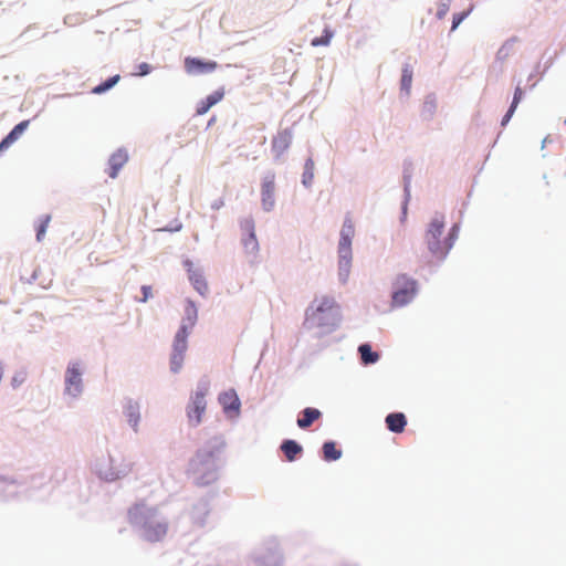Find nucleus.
Here are the masks:
<instances>
[{
    "mask_svg": "<svg viewBox=\"0 0 566 566\" xmlns=\"http://www.w3.org/2000/svg\"><path fill=\"white\" fill-rule=\"evenodd\" d=\"M444 217L436 216L429 223L424 234V242L431 255L437 260H443L452 249L459 235V226L453 224L449 232L443 235Z\"/></svg>",
    "mask_w": 566,
    "mask_h": 566,
    "instance_id": "nucleus-1",
    "label": "nucleus"
},
{
    "mask_svg": "<svg viewBox=\"0 0 566 566\" xmlns=\"http://www.w3.org/2000/svg\"><path fill=\"white\" fill-rule=\"evenodd\" d=\"M130 524L142 528L143 537L148 542H159L167 535L168 524L157 518L156 510L137 504L128 511Z\"/></svg>",
    "mask_w": 566,
    "mask_h": 566,
    "instance_id": "nucleus-2",
    "label": "nucleus"
},
{
    "mask_svg": "<svg viewBox=\"0 0 566 566\" xmlns=\"http://www.w3.org/2000/svg\"><path fill=\"white\" fill-rule=\"evenodd\" d=\"M133 469V462L124 457H109L97 464L98 475L106 481H115L126 476Z\"/></svg>",
    "mask_w": 566,
    "mask_h": 566,
    "instance_id": "nucleus-3",
    "label": "nucleus"
},
{
    "mask_svg": "<svg viewBox=\"0 0 566 566\" xmlns=\"http://www.w3.org/2000/svg\"><path fill=\"white\" fill-rule=\"evenodd\" d=\"M209 381L199 382L196 392L191 396L187 406V417L191 424L198 426L207 408L206 396L209 391Z\"/></svg>",
    "mask_w": 566,
    "mask_h": 566,
    "instance_id": "nucleus-4",
    "label": "nucleus"
},
{
    "mask_svg": "<svg viewBox=\"0 0 566 566\" xmlns=\"http://www.w3.org/2000/svg\"><path fill=\"white\" fill-rule=\"evenodd\" d=\"M185 314L186 319L175 336L172 352L186 353L187 350V338L190 329L195 326L197 321V308L192 302L187 303L185 307Z\"/></svg>",
    "mask_w": 566,
    "mask_h": 566,
    "instance_id": "nucleus-5",
    "label": "nucleus"
},
{
    "mask_svg": "<svg viewBox=\"0 0 566 566\" xmlns=\"http://www.w3.org/2000/svg\"><path fill=\"white\" fill-rule=\"evenodd\" d=\"M417 283L407 275H399L395 281V290L392 293V305L403 306L408 304L416 295Z\"/></svg>",
    "mask_w": 566,
    "mask_h": 566,
    "instance_id": "nucleus-6",
    "label": "nucleus"
},
{
    "mask_svg": "<svg viewBox=\"0 0 566 566\" xmlns=\"http://www.w3.org/2000/svg\"><path fill=\"white\" fill-rule=\"evenodd\" d=\"M82 373L78 363H71L65 373V392L77 397L82 392Z\"/></svg>",
    "mask_w": 566,
    "mask_h": 566,
    "instance_id": "nucleus-7",
    "label": "nucleus"
},
{
    "mask_svg": "<svg viewBox=\"0 0 566 566\" xmlns=\"http://www.w3.org/2000/svg\"><path fill=\"white\" fill-rule=\"evenodd\" d=\"M275 172L268 171L261 184V202L265 211H271L274 208V192H275Z\"/></svg>",
    "mask_w": 566,
    "mask_h": 566,
    "instance_id": "nucleus-8",
    "label": "nucleus"
},
{
    "mask_svg": "<svg viewBox=\"0 0 566 566\" xmlns=\"http://www.w3.org/2000/svg\"><path fill=\"white\" fill-rule=\"evenodd\" d=\"M185 71L189 75L212 73L218 69L216 61H205L198 57L187 56L184 61Z\"/></svg>",
    "mask_w": 566,
    "mask_h": 566,
    "instance_id": "nucleus-9",
    "label": "nucleus"
},
{
    "mask_svg": "<svg viewBox=\"0 0 566 566\" xmlns=\"http://www.w3.org/2000/svg\"><path fill=\"white\" fill-rule=\"evenodd\" d=\"M218 400L227 415L239 413L241 403L234 389H229L220 394Z\"/></svg>",
    "mask_w": 566,
    "mask_h": 566,
    "instance_id": "nucleus-10",
    "label": "nucleus"
},
{
    "mask_svg": "<svg viewBox=\"0 0 566 566\" xmlns=\"http://www.w3.org/2000/svg\"><path fill=\"white\" fill-rule=\"evenodd\" d=\"M292 134L289 129L279 132L272 139V150L276 157H281L291 146Z\"/></svg>",
    "mask_w": 566,
    "mask_h": 566,
    "instance_id": "nucleus-11",
    "label": "nucleus"
},
{
    "mask_svg": "<svg viewBox=\"0 0 566 566\" xmlns=\"http://www.w3.org/2000/svg\"><path fill=\"white\" fill-rule=\"evenodd\" d=\"M128 161V154L125 149H117L109 157V171L108 176L111 178H116L118 176L119 170L124 167V165Z\"/></svg>",
    "mask_w": 566,
    "mask_h": 566,
    "instance_id": "nucleus-12",
    "label": "nucleus"
},
{
    "mask_svg": "<svg viewBox=\"0 0 566 566\" xmlns=\"http://www.w3.org/2000/svg\"><path fill=\"white\" fill-rule=\"evenodd\" d=\"M30 120H22L18 125L13 127V129L1 140L0 143V154L8 149L14 142H17L24 130L28 128Z\"/></svg>",
    "mask_w": 566,
    "mask_h": 566,
    "instance_id": "nucleus-13",
    "label": "nucleus"
},
{
    "mask_svg": "<svg viewBox=\"0 0 566 566\" xmlns=\"http://www.w3.org/2000/svg\"><path fill=\"white\" fill-rule=\"evenodd\" d=\"M224 96L223 88H220L206 97V99L201 101L197 107V114L203 115L206 114L213 105L219 103Z\"/></svg>",
    "mask_w": 566,
    "mask_h": 566,
    "instance_id": "nucleus-14",
    "label": "nucleus"
},
{
    "mask_svg": "<svg viewBox=\"0 0 566 566\" xmlns=\"http://www.w3.org/2000/svg\"><path fill=\"white\" fill-rule=\"evenodd\" d=\"M386 424L390 431L400 433L405 430L407 419L401 412L389 413L386 417Z\"/></svg>",
    "mask_w": 566,
    "mask_h": 566,
    "instance_id": "nucleus-15",
    "label": "nucleus"
},
{
    "mask_svg": "<svg viewBox=\"0 0 566 566\" xmlns=\"http://www.w3.org/2000/svg\"><path fill=\"white\" fill-rule=\"evenodd\" d=\"M322 416V412L318 409L315 408H305L301 417L297 419V426L302 429H306L313 424L314 421L319 419Z\"/></svg>",
    "mask_w": 566,
    "mask_h": 566,
    "instance_id": "nucleus-16",
    "label": "nucleus"
},
{
    "mask_svg": "<svg viewBox=\"0 0 566 566\" xmlns=\"http://www.w3.org/2000/svg\"><path fill=\"white\" fill-rule=\"evenodd\" d=\"M339 269L348 271L352 260V242L339 241L338 243Z\"/></svg>",
    "mask_w": 566,
    "mask_h": 566,
    "instance_id": "nucleus-17",
    "label": "nucleus"
},
{
    "mask_svg": "<svg viewBox=\"0 0 566 566\" xmlns=\"http://www.w3.org/2000/svg\"><path fill=\"white\" fill-rule=\"evenodd\" d=\"M281 450L283 451L286 460L290 462L294 461L296 457L303 451L302 446H300L294 440L283 441V443L281 444Z\"/></svg>",
    "mask_w": 566,
    "mask_h": 566,
    "instance_id": "nucleus-18",
    "label": "nucleus"
},
{
    "mask_svg": "<svg viewBox=\"0 0 566 566\" xmlns=\"http://www.w3.org/2000/svg\"><path fill=\"white\" fill-rule=\"evenodd\" d=\"M189 280L191 281L195 289L201 294L205 295L208 292V284L202 275V273L198 270H188Z\"/></svg>",
    "mask_w": 566,
    "mask_h": 566,
    "instance_id": "nucleus-19",
    "label": "nucleus"
},
{
    "mask_svg": "<svg viewBox=\"0 0 566 566\" xmlns=\"http://www.w3.org/2000/svg\"><path fill=\"white\" fill-rule=\"evenodd\" d=\"M358 352L360 354L361 361L365 365L375 364L379 359L378 353L373 352L368 344L360 345Z\"/></svg>",
    "mask_w": 566,
    "mask_h": 566,
    "instance_id": "nucleus-20",
    "label": "nucleus"
},
{
    "mask_svg": "<svg viewBox=\"0 0 566 566\" xmlns=\"http://www.w3.org/2000/svg\"><path fill=\"white\" fill-rule=\"evenodd\" d=\"M128 423L136 429L139 420V407L137 403L128 402L124 410Z\"/></svg>",
    "mask_w": 566,
    "mask_h": 566,
    "instance_id": "nucleus-21",
    "label": "nucleus"
},
{
    "mask_svg": "<svg viewBox=\"0 0 566 566\" xmlns=\"http://www.w3.org/2000/svg\"><path fill=\"white\" fill-rule=\"evenodd\" d=\"M523 97V90L517 86L515 88V92H514V96H513V101H512V104L507 111V113L505 114V116L503 117L502 119V125H506L509 123V120L511 119V117L513 116L518 103L521 102Z\"/></svg>",
    "mask_w": 566,
    "mask_h": 566,
    "instance_id": "nucleus-22",
    "label": "nucleus"
},
{
    "mask_svg": "<svg viewBox=\"0 0 566 566\" xmlns=\"http://www.w3.org/2000/svg\"><path fill=\"white\" fill-rule=\"evenodd\" d=\"M323 453L326 461H335L342 457V451L336 448V444L333 441H328L323 444Z\"/></svg>",
    "mask_w": 566,
    "mask_h": 566,
    "instance_id": "nucleus-23",
    "label": "nucleus"
},
{
    "mask_svg": "<svg viewBox=\"0 0 566 566\" xmlns=\"http://www.w3.org/2000/svg\"><path fill=\"white\" fill-rule=\"evenodd\" d=\"M120 80V76L118 74L109 77L105 82L101 83L99 85L92 88L93 94H103L106 91L111 90L113 86H115L118 81Z\"/></svg>",
    "mask_w": 566,
    "mask_h": 566,
    "instance_id": "nucleus-24",
    "label": "nucleus"
},
{
    "mask_svg": "<svg viewBox=\"0 0 566 566\" xmlns=\"http://www.w3.org/2000/svg\"><path fill=\"white\" fill-rule=\"evenodd\" d=\"M355 234L354 224L350 219H346L340 230L339 241L352 242Z\"/></svg>",
    "mask_w": 566,
    "mask_h": 566,
    "instance_id": "nucleus-25",
    "label": "nucleus"
},
{
    "mask_svg": "<svg viewBox=\"0 0 566 566\" xmlns=\"http://www.w3.org/2000/svg\"><path fill=\"white\" fill-rule=\"evenodd\" d=\"M412 70L407 65L402 69L401 90L409 94L412 83Z\"/></svg>",
    "mask_w": 566,
    "mask_h": 566,
    "instance_id": "nucleus-26",
    "label": "nucleus"
},
{
    "mask_svg": "<svg viewBox=\"0 0 566 566\" xmlns=\"http://www.w3.org/2000/svg\"><path fill=\"white\" fill-rule=\"evenodd\" d=\"M314 305H315L316 312L322 313V312L332 310L335 305V302L333 298L322 297L321 300H315Z\"/></svg>",
    "mask_w": 566,
    "mask_h": 566,
    "instance_id": "nucleus-27",
    "label": "nucleus"
},
{
    "mask_svg": "<svg viewBox=\"0 0 566 566\" xmlns=\"http://www.w3.org/2000/svg\"><path fill=\"white\" fill-rule=\"evenodd\" d=\"M185 353L172 352L170 357V368L174 373H178L184 363Z\"/></svg>",
    "mask_w": 566,
    "mask_h": 566,
    "instance_id": "nucleus-28",
    "label": "nucleus"
},
{
    "mask_svg": "<svg viewBox=\"0 0 566 566\" xmlns=\"http://www.w3.org/2000/svg\"><path fill=\"white\" fill-rule=\"evenodd\" d=\"M333 38V32L329 29L324 30V34L318 38H314L311 42L312 46H322L328 45L331 39Z\"/></svg>",
    "mask_w": 566,
    "mask_h": 566,
    "instance_id": "nucleus-29",
    "label": "nucleus"
},
{
    "mask_svg": "<svg viewBox=\"0 0 566 566\" xmlns=\"http://www.w3.org/2000/svg\"><path fill=\"white\" fill-rule=\"evenodd\" d=\"M313 170H314V163L312 159H307L305 163V171L303 174V184L305 186L311 185L313 177H314Z\"/></svg>",
    "mask_w": 566,
    "mask_h": 566,
    "instance_id": "nucleus-30",
    "label": "nucleus"
},
{
    "mask_svg": "<svg viewBox=\"0 0 566 566\" xmlns=\"http://www.w3.org/2000/svg\"><path fill=\"white\" fill-rule=\"evenodd\" d=\"M50 220H51V217L50 216H45L40 221V224H39V227L36 229V239H38V241H41L44 238L46 229H48L49 223H50Z\"/></svg>",
    "mask_w": 566,
    "mask_h": 566,
    "instance_id": "nucleus-31",
    "label": "nucleus"
},
{
    "mask_svg": "<svg viewBox=\"0 0 566 566\" xmlns=\"http://www.w3.org/2000/svg\"><path fill=\"white\" fill-rule=\"evenodd\" d=\"M244 247L250 252L258 250V241L253 232V229H251L248 239L244 240Z\"/></svg>",
    "mask_w": 566,
    "mask_h": 566,
    "instance_id": "nucleus-32",
    "label": "nucleus"
},
{
    "mask_svg": "<svg viewBox=\"0 0 566 566\" xmlns=\"http://www.w3.org/2000/svg\"><path fill=\"white\" fill-rule=\"evenodd\" d=\"M436 108H437V104H436L434 99H426L422 105V113L427 117H431L433 115Z\"/></svg>",
    "mask_w": 566,
    "mask_h": 566,
    "instance_id": "nucleus-33",
    "label": "nucleus"
},
{
    "mask_svg": "<svg viewBox=\"0 0 566 566\" xmlns=\"http://www.w3.org/2000/svg\"><path fill=\"white\" fill-rule=\"evenodd\" d=\"M17 484L15 480L0 475V494H3L8 489Z\"/></svg>",
    "mask_w": 566,
    "mask_h": 566,
    "instance_id": "nucleus-34",
    "label": "nucleus"
},
{
    "mask_svg": "<svg viewBox=\"0 0 566 566\" xmlns=\"http://www.w3.org/2000/svg\"><path fill=\"white\" fill-rule=\"evenodd\" d=\"M150 65L144 62L137 65V71L134 74L138 76H145L150 72Z\"/></svg>",
    "mask_w": 566,
    "mask_h": 566,
    "instance_id": "nucleus-35",
    "label": "nucleus"
},
{
    "mask_svg": "<svg viewBox=\"0 0 566 566\" xmlns=\"http://www.w3.org/2000/svg\"><path fill=\"white\" fill-rule=\"evenodd\" d=\"M142 292H143L142 302H146L151 296V287L147 286V285H144L142 287Z\"/></svg>",
    "mask_w": 566,
    "mask_h": 566,
    "instance_id": "nucleus-36",
    "label": "nucleus"
},
{
    "mask_svg": "<svg viewBox=\"0 0 566 566\" xmlns=\"http://www.w3.org/2000/svg\"><path fill=\"white\" fill-rule=\"evenodd\" d=\"M464 19V14H458L453 17L452 30H454Z\"/></svg>",
    "mask_w": 566,
    "mask_h": 566,
    "instance_id": "nucleus-37",
    "label": "nucleus"
},
{
    "mask_svg": "<svg viewBox=\"0 0 566 566\" xmlns=\"http://www.w3.org/2000/svg\"><path fill=\"white\" fill-rule=\"evenodd\" d=\"M448 10H449L448 6H447V4H443V6L438 10V12H437L438 18H439V19H442V18L446 15V13L448 12Z\"/></svg>",
    "mask_w": 566,
    "mask_h": 566,
    "instance_id": "nucleus-38",
    "label": "nucleus"
},
{
    "mask_svg": "<svg viewBox=\"0 0 566 566\" xmlns=\"http://www.w3.org/2000/svg\"><path fill=\"white\" fill-rule=\"evenodd\" d=\"M23 378H24V377H23V375H20V377L14 376V377L12 378V384H13V386H18L19 384H21V382L23 381Z\"/></svg>",
    "mask_w": 566,
    "mask_h": 566,
    "instance_id": "nucleus-39",
    "label": "nucleus"
}]
</instances>
